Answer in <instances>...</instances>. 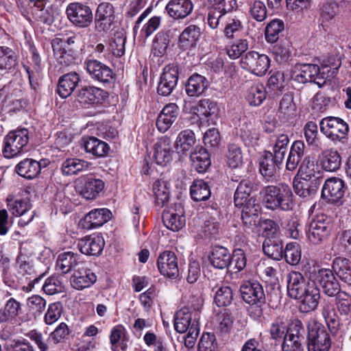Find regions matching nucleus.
<instances>
[{
	"instance_id": "27",
	"label": "nucleus",
	"mask_w": 351,
	"mask_h": 351,
	"mask_svg": "<svg viewBox=\"0 0 351 351\" xmlns=\"http://www.w3.org/2000/svg\"><path fill=\"white\" fill-rule=\"evenodd\" d=\"M110 215L111 213L107 208L93 210L84 217L82 226L87 230L97 228L109 221Z\"/></svg>"
},
{
	"instance_id": "51",
	"label": "nucleus",
	"mask_w": 351,
	"mask_h": 351,
	"mask_svg": "<svg viewBox=\"0 0 351 351\" xmlns=\"http://www.w3.org/2000/svg\"><path fill=\"white\" fill-rule=\"evenodd\" d=\"M152 191L156 204L160 207L164 206L169 199V184L165 180H158L154 182Z\"/></svg>"
},
{
	"instance_id": "48",
	"label": "nucleus",
	"mask_w": 351,
	"mask_h": 351,
	"mask_svg": "<svg viewBox=\"0 0 351 351\" xmlns=\"http://www.w3.org/2000/svg\"><path fill=\"white\" fill-rule=\"evenodd\" d=\"M190 194L194 201H206L211 195L210 186L203 180H195L190 187Z\"/></svg>"
},
{
	"instance_id": "53",
	"label": "nucleus",
	"mask_w": 351,
	"mask_h": 351,
	"mask_svg": "<svg viewBox=\"0 0 351 351\" xmlns=\"http://www.w3.org/2000/svg\"><path fill=\"white\" fill-rule=\"evenodd\" d=\"M48 0H29L32 8V12L43 23L51 24L53 22L52 16L49 14L45 5Z\"/></svg>"
},
{
	"instance_id": "49",
	"label": "nucleus",
	"mask_w": 351,
	"mask_h": 351,
	"mask_svg": "<svg viewBox=\"0 0 351 351\" xmlns=\"http://www.w3.org/2000/svg\"><path fill=\"white\" fill-rule=\"evenodd\" d=\"M51 46L58 62L63 66H69L75 61V58L63 47V40L56 38L51 41Z\"/></svg>"
},
{
	"instance_id": "21",
	"label": "nucleus",
	"mask_w": 351,
	"mask_h": 351,
	"mask_svg": "<svg viewBox=\"0 0 351 351\" xmlns=\"http://www.w3.org/2000/svg\"><path fill=\"white\" fill-rule=\"evenodd\" d=\"M282 162L283 160L277 158L271 152L266 151L260 158L259 171L267 180H269L275 177Z\"/></svg>"
},
{
	"instance_id": "1",
	"label": "nucleus",
	"mask_w": 351,
	"mask_h": 351,
	"mask_svg": "<svg viewBox=\"0 0 351 351\" xmlns=\"http://www.w3.org/2000/svg\"><path fill=\"white\" fill-rule=\"evenodd\" d=\"M263 202L270 210H291L294 207L293 195L290 186L286 184L267 186L264 188Z\"/></svg>"
},
{
	"instance_id": "18",
	"label": "nucleus",
	"mask_w": 351,
	"mask_h": 351,
	"mask_svg": "<svg viewBox=\"0 0 351 351\" xmlns=\"http://www.w3.org/2000/svg\"><path fill=\"white\" fill-rule=\"evenodd\" d=\"M319 299L320 290L315 282L311 281L302 295L296 300L300 301V311L303 313H308L317 308Z\"/></svg>"
},
{
	"instance_id": "19",
	"label": "nucleus",
	"mask_w": 351,
	"mask_h": 351,
	"mask_svg": "<svg viewBox=\"0 0 351 351\" xmlns=\"http://www.w3.org/2000/svg\"><path fill=\"white\" fill-rule=\"evenodd\" d=\"M108 97V93L93 86H85L81 88L77 95V100L82 104H102Z\"/></svg>"
},
{
	"instance_id": "40",
	"label": "nucleus",
	"mask_w": 351,
	"mask_h": 351,
	"mask_svg": "<svg viewBox=\"0 0 351 351\" xmlns=\"http://www.w3.org/2000/svg\"><path fill=\"white\" fill-rule=\"evenodd\" d=\"M264 254L276 261H280L283 258L284 249L282 241L278 238H265L263 243Z\"/></svg>"
},
{
	"instance_id": "31",
	"label": "nucleus",
	"mask_w": 351,
	"mask_h": 351,
	"mask_svg": "<svg viewBox=\"0 0 351 351\" xmlns=\"http://www.w3.org/2000/svg\"><path fill=\"white\" fill-rule=\"evenodd\" d=\"M80 82V75L76 72H70L62 75L58 80V94L62 98H67L75 90Z\"/></svg>"
},
{
	"instance_id": "56",
	"label": "nucleus",
	"mask_w": 351,
	"mask_h": 351,
	"mask_svg": "<svg viewBox=\"0 0 351 351\" xmlns=\"http://www.w3.org/2000/svg\"><path fill=\"white\" fill-rule=\"evenodd\" d=\"M322 315L326 322L331 331H336L339 329L340 323L338 316L336 315L335 310L332 302L324 301L322 306Z\"/></svg>"
},
{
	"instance_id": "30",
	"label": "nucleus",
	"mask_w": 351,
	"mask_h": 351,
	"mask_svg": "<svg viewBox=\"0 0 351 351\" xmlns=\"http://www.w3.org/2000/svg\"><path fill=\"white\" fill-rule=\"evenodd\" d=\"M97 281V276L91 269L79 267L71 277V286L77 290H82L92 286Z\"/></svg>"
},
{
	"instance_id": "64",
	"label": "nucleus",
	"mask_w": 351,
	"mask_h": 351,
	"mask_svg": "<svg viewBox=\"0 0 351 351\" xmlns=\"http://www.w3.org/2000/svg\"><path fill=\"white\" fill-rule=\"evenodd\" d=\"M162 221L165 226L172 231H178L185 226V217L182 215L166 213L163 215Z\"/></svg>"
},
{
	"instance_id": "35",
	"label": "nucleus",
	"mask_w": 351,
	"mask_h": 351,
	"mask_svg": "<svg viewBox=\"0 0 351 351\" xmlns=\"http://www.w3.org/2000/svg\"><path fill=\"white\" fill-rule=\"evenodd\" d=\"M190 159L199 173L205 172L211 164L209 153L201 145L195 147L190 155Z\"/></svg>"
},
{
	"instance_id": "25",
	"label": "nucleus",
	"mask_w": 351,
	"mask_h": 351,
	"mask_svg": "<svg viewBox=\"0 0 351 351\" xmlns=\"http://www.w3.org/2000/svg\"><path fill=\"white\" fill-rule=\"evenodd\" d=\"M198 319L197 312H191L187 307L182 308L174 316V328L178 332H185L194 322L199 324Z\"/></svg>"
},
{
	"instance_id": "54",
	"label": "nucleus",
	"mask_w": 351,
	"mask_h": 351,
	"mask_svg": "<svg viewBox=\"0 0 351 351\" xmlns=\"http://www.w3.org/2000/svg\"><path fill=\"white\" fill-rule=\"evenodd\" d=\"M21 304L14 298L9 299L0 310V324L15 319L21 312Z\"/></svg>"
},
{
	"instance_id": "7",
	"label": "nucleus",
	"mask_w": 351,
	"mask_h": 351,
	"mask_svg": "<svg viewBox=\"0 0 351 351\" xmlns=\"http://www.w3.org/2000/svg\"><path fill=\"white\" fill-rule=\"evenodd\" d=\"M240 63L243 69L257 76H263L270 66V59L265 54L250 51L241 57Z\"/></svg>"
},
{
	"instance_id": "38",
	"label": "nucleus",
	"mask_w": 351,
	"mask_h": 351,
	"mask_svg": "<svg viewBox=\"0 0 351 351\" xmlns=\"http://www.w3.org/2000/svg\"><path fill=\"white\" fill-rule=\"evenodd\" d=\"M84 146L87 153L98 158L106 156L110 149L109 145L106 142L94 136L84 137Z\"/></svg>"
},
{
	"instance_id": "4",
	"label": "nucleus",
	"mask_w": 351,
	"mask_h": 351,
	"mask_svg": "<svg viewBox=\"0 0 351 351\" xmlns=\"http://www.w3.org/2000/svg\"><path fill=\"white\" fill-rule=\"evenodd\" d=\"M308 328V350L329 351L331 347L330 335L325 327L316 322H310Z\"/></svg>"
},
{
	"instance_id": "62",
	"label": "nucleus",
	"mask_w": 351,
	"mask_h": 351,
	"mask_svg": "<svg viewBox=\"0 0 351 351\" xmlns=\"http://www.w3.org/2000/svg\"><path fill=\"white\" fill-rule=\"evenodd\" d=\"M26 336L36 345L40 351H49L53 349L49 341V336L45 337L41 332L32 330L26 334Z\"/></svg>"
},
{
	"instance_id": "5",
	"label": "nucleus",
	"mask_w": 351,
	"mask_h": 351,
	"mask_svg": "<svg viewBox=\"0 0 351 351\" xmlns=\"http://www.w3.org/2000/svg\"><path fill=\"white\" fill-rule=\"evenodd\" d=\"M66 14L68 20L75 27H88L93 23V14L90 6L82 2H73L67 5Z\"/></svg>"
},
{
	"instance_id": "45",
	"label": "nucleus",
	"mask_w": 351,
	"mask_h": 351,
	"mask_svg": "<svg viewBox=\"0 0 351 351\" xmlns=\"http://www.w3.org/2000/svg\"><path fill=\"white\" fill-rule=\"evenodd\" d=\"M171 39L170 31H160L153 40L152 53L154 56L162 57L166 54Z\"/></svg>"
},
{
	"instance_id": "6",
	"label": "nucleus",
	"mask_w": 351,
	"mask_h": 351,
	"mask_svg": "<svg viewBox=\"0 0 351 351\" xmlns=\"http://www.w3.org/2000/svg\"><path fill=\"white\" fill-rule=\"evenodd\" d=\"M29 141V132L26 128L10 132L4 138L3 154L5 158H13L21 154Z\"/></svg>"
},
{
	"instance_id": "63",
	"label": "nucleus",
	"mask_w": 351,
	"mask_h": 351,
	"mask_svg": "<svg viewBox=\"0 0 351 351\" xmlns=\"http://www.w3.org/2000/svg\"><path fill=\"white\" fill-rule=\"evenodd\" d=\"M227 164L233 169L239 167L243 164V154L241 147L236 144H230L226 154Z\"/></svg>"
},
{
	"instance_id": "36",
	"label": "nucleus",
	"mask_w": 351,
	"mask_h": 351,
	"mask_svg": "<svg viewBox=\"0 0 351 351\" xmlns=\"http://www.w3.org/2000/svg\"><path fill=\"white\" fill-rule=\"evenodd\" d=\"M201 35V29L196 25L185 27L179 36L178 44L182 49H189L195 46Z\"/></svg>"
},
{
	"instance_id": "46",
	"label": "nucleus",
	"mask_w": 351,
	"mask_h": 351,
	"mask_svg": "<svg viewBox=\"0 0 351 351\" xmlns=\"http://www.w3.org/2000/svg\"><path fill=\"white\" fill-rule=\"evenodd\" d=\"M89 165L90 163L84 160L76 158H67L62 164V173L64 176L76 175L87 171Z\"/></svg>"
},
{
	"instance_id": "61",
	"label": "nucleus",
	"mask_w": 351,
	"mask_h": 351,
	"mask_svg": "<svg viewBox=\"0 0 351 351\" xmlns=\"http://www.w3.org/2000/svg\"><path fill=\"white\" fill-rule=\"evenodd\" d=\"M23 69L28 76L30 88L34 93H38L41 89V80L43 75L40 66L30 67L27 65H23Z\"/></svg>"
},
{
	"instance_id": "57",
	"label": "nucleus",
	"mask_w": 351,
	"mask_h": 351,
	"mask_svg": "<svg viewBox=\"0 0 351 351\" xmlns=\"http://www.w3.org/2000/svg\"><path fill=\"white\" fill-rule=\"evenodd\" d=\"M266 98V90L262 84L250 86L247 92L246 99L250 106H258Z\"/></svg>"
},
{
	"instance_id": "22",
	"label": "nucleus",
	"mask_w": 351,
	"mask_h": 351,
	"mask_svg": "<svg viewBox=\"0 0 351 351\" xmlns=\"http://www.w3.org/2000/svg\"><path fill=\"white\" fill-rule=\"evenodd\" d=\"M104 240L99 234H92L79 240L77 247L86 255L99 256L104 247Z\"/></svg>"
},
{
	"instance_id": "10",
	"label": "nucleus",
	"mask_w": 351,
	"mask_h": 351,
	"mask_svg": "<svg viewBox=\"0 0 351 351\" xmlns=\"http://www.w3.org/2000/svg\"><path fill=\"white\" fill-rule=\"evenodd\" d=\"M346 191L345 182L339 178L332 177L324 182L321 197L328 203L337 204L342 202Z\"/></svg>"
},
{
	"instance_id": "17",
	"label": "nucleus",
	"mask_w": 351,
	"mask_h": 351,
	"mask_svg": "<svg viewBox=\"0 0 351 351\" xmlns=\"http://www.w3.org/2000/svg\"><path fill=\"white\" fill-rule=\"evenodd\" d=\"M178 81V69L176 66H167L164 68L160 80L157 87L160 95H169Z\"/></svg>"
},
{
	"instance_id": "44",
	"label": "nucleus",
	"mask_w": 351,
	"mask_h": 351,
	"mask_svg": "<svg viewBox=\"0 0 351 351\" xmlns=\"http://www.w3.org/2000/svg\"><path fill=\"white\" fill-rule=\"evenodd\" d=\"M341 165V157L337 150L330 149L322 152L321 165L324 170L334 172L340 168Z\"/></svg>"
},
{
	"instance_id": "9",
	"label": "nucleus",
	"mask_w": 351,
	"mask_h": 351,
	"mask_svg": "<svg viewBox=\"0 0 351 351\" xmlns=\"http://www.w3.org/2000/svg\"><path fill=\"white\" fill-rule=\"evenodd\" d=\"M241 293L243 301L255 306L256 315L260 317L262 315L261 305L265 303V293L262 285L255 282H246L241 286Z\"/></svg>"
},
{
	"instance_id": "39",
	"label": "nucleus",
	"mask_w": 351,
	"mask_h": 351,
	"mask_svg": "<svg viewBox=\"0 0 351 351\" xmlns=\"http://www.w3.org/2000/svg\"><path fill=\"white\" fill-rule=\"evenodd\" d=\"M80 255L71 251L60 254L56 261V267L62 274H66L78 264Z\"/></svg>"
},
{
	"instance_id": "60",
	"label": "nucleus",
	"mask_w": 351,
	"mask_h": 351,
	"mask_svg": "<svg viewBox=\"0 0 351 351\" xmlns=\"http://www.w3.org/2000/svg\"><path fill=\"white\" fill-rule=\"evenodd\" d=\"M305 139L309 145L316 148L322 146L321 138L318 134L317 125L314 121H308L304 127Z\"/></svg>"
},
{
	"instance_id": "58",
	"label": "nucleus",
	"mask_w": 351,
	"mask_h": 351,
	"mask_svg": "<svg viewBox=\"0 0 351 351\" xmlns=\"http://www.w3.org/2000/svg\"><path fill=\"white\" fill-rule=\"evenodd\" d=\"M214 301L219 307L228 306L232 304L234 293L230 286L221 285L216 287Z\"/></svg>"
},
{
	"instance_id": "55",
	"label": "nucleus",
	"mask_w": 351,
	"mask_h": 351,
	"mask_svg": "<svg viewBox=\"0 0 351 351\" xmlns=\"http://www.w3.org/2000/svg\"><path fill=\"white\" fill-rule=\"evenodd\" d=\"M286 85L284 73L281 71L274 72L268 79L267 84L269 93L273 96L280 95Z\"/></svg>"
},
{
	"instance_id": "20",
	"label": "nucleus",
	"mask_w": 351,
	"mask_h": 351,
	"mask_svg": "<svg viewBox=\"0 0 351 351\" xmlns=\"http://www.w3.org/2000/svg\"><path fill=\"white\" fill-rule=\"evenodd\" d=\"M297 176L300 177V179L304 180H309L311 182H315L317 184H321L323 180V172L319 170V167L311 160L310 157H306L302 162L298 171Z\"/></svg>"
},
{
	"instance_id": "52",
	"label": "nucleus",
	"mask_w": 351,
	"mask_h": 351,
	"mask_svg": "<svg viewBox=\"0 0 351 351\" xmlns=\"http://www.w3.org/2000/svg\"><path fill=\"white\" fill-rule=\"evenodd\" d=\"M197 113L208 119V121H214L218 117L219 108L216 102L208 99H201L197 107Z\"/></svg>"
},
{
	"instance_id": "34",
	"label": "nucleus",
	"mask_w": 351,
	"mask_h": 351,
	"mask_svg": "<svg viewBox=\"0 0 351 351\" xmlns=\"http://www.w3.org/2000/svg\"><path fill=\"white\" fill-rule=\"evenodd\" d=\"M232 255L229 250L223 246H215L209 256L210 264L217 269H223L231 264Z\"/></svg>"
},
{
	"instance_id": "11",
	"label": "nucleus",
	"mask_w": 351,
	"mask_h": 351,
	"mask_svg": "<svg viewBox=\"0 0 351 351\" xmlns=\"http://www.w3.org/2000/svg\"><path fill=\"white\" fill-rule=\"evenodd\" d=\"M152 12L151 8H147L137 19L133 27V34L135 36L139 29L140 36L143 38H147L152 36L161 25L162 17L153 16L147 19L141 27V24L147 19Z\"/></svg>"
},
{
	"instance_id": "8",
	"label": "nucleus",
	"mask_w": 351,
	"mask_h": 351,
	"mask_svg": "<svg viewBox=\"0 0 351 351\" xmlns=\"http://www.w3.org/2000/svg\"><path fill=\"white\" fill-rule=\"evenodd\" d=\"M287 337L281 344L282 351H301L305 329L300 319L293 320L287 327Z\"/></svg>"
},
{
	"instance_id": "29",
	"label": "nucleus",
	"mask_w": 351,
	"mask_h": 351,
	"mask_svg": "<svg viewBox=\"0 0 351 351\" xmlns=\"http://www.w3.org/2000/svg\"><path fill=\"white\" fill-rule=\"evenodd\" d=\"M168 14L174 19H183L191 14L193 4L191 0H171L165 7Z\"/></svg>"
},
{
	"instance_id": "59",
	"label": "nucleus",
	"mask_w": 351,
	"mask_h": 351,
	"mask_svg": "<svg viewBox=\"0 0 351 351\" xmlns=\"http://www.w3.org/2000/svg\"><path fill=\"white\" fill-rule=\"evenodd\" d=\"M287 325L281 317H277L271 324L269 328V334L271 339L276 343H282L285 337H287Z\"/></svg>"
},
{
	"instance_id": "2",
	"label": "nucleus",
	"mask_w": 351,
	"mask_h": 351,
	"mask_svg": "<svg viewBox=\"0 0 351 351\" xmlns=\"http://www.w3.org/2000/svg\"><path fill=\"white\" fill-rule=\"evenodd\" d=\"M321 132L334 143H344L350 132L348 123L337 117H326L319 121Z\"/></svg>"
},
{
	"instance_id": "50",
	"label": "nucleus",
	"mask_w": 351,
	"mask_h": 351,
	"mask_svg": "<svg viewBox=\"0 0 351 351\" xmlns=\"http://www.w3.org/2000/svg\"><path fill=\"white\" fill-rule=\"evenodd\" d=\"M18 64V56L11 48L0 45V70L10 71Z\"/></svg>"
},
{
	"instance_id": "33",
	"label": "nucleus",
	"mask_w": 351,
	"mask_h": 351,
	"mask_svg": "<svg viewBox=\"0 0 351 351\" xmlns=\"http://www.w3.org/2000/svg\"><path fill=\"white\" fill-rule=\"evenodd\" d=\"M104 182L93 176L87 177L80 191V195L86 199H95L104 190Z\"/></svg>"
},
{
	"instance_id": "3",
	"label": "nucleus",
	"mask_w": 351,
	"mask_h": 351,
	"mask_svg": "<svg viewBox=\"0 0 351 351\" xmlns=\"http://www.w3.org/2000/svg\"><path fill=\"white\" fill-rule=\"evenodd\" d=\"M333 230L331 217L324 214L317 215L310 223L306 237L313 245H321L328 241Z\"/></svg>"
},
{
	"instance_id": "23",
	"label": "nucleus",
	"mask_w": 351,
	"mask_h": 351,
	"mask_svg": "<svg viewBox=\"0 0 351 351\" xmlns=\"http://www.w3.org/2000/svg\"><path fill=\"white\" fill-rule=\"evenodd\" d=\"M287 293L293 299L300 298L308 288L309 282L306 281L303 275L298 271H291L287 277Z\"/></svg>"
},
{
	"instance_id": "16",
	"label": "nucleus",
	"mask_w": 351,
	"mask_h": 351,
	"mask_svg": "<svg viewBox=\"0 0 351 351\" xmlns=\"http://www.w3.org/2000/svg\"><path fill=\"white\" fill-rule=\"evenodd\" d=\"M261 207L258 204H254L250 200L247 206L241 210V221L243 230L247 233H253L259 224V211Z\"/></svg>"
},
{
	"instance_id": "12",
	"label": "nucleus",
	"mask_w": 351,
	"mask_h": 351,
	"mask_svg": "<svg viewBox=\"0 0 351 351\" xmlns=\"http://www.w3.org/2000/svg\"><path fill=\"white\" fill-rule=\"evenodd\" d=\"M86 69L90 77L102 84H111L115 79L113 71L106 64L97 60H87Z\"/></svg>"
},
{
	"instance_id": "41",
	"label": "nucleus",
	"mask_w": 351,
	"mask_h": 351,
	"mask_svg": "<svg viewBox=\"0 0 351 351\" xmlns=\"http://www.w3.org/2000/svg\"><path fill=\"white\" fill-rule=\"evenodd\" d=\"M339 12V5L333 1L323 3L319 8L320 25L326 31L328 24L331 23Z\"/></svg>"
},
{
	"instance_id": "14",
	"label": "nucleus",
	"mask_w": 351,
	"mask_h": 351,
	"mask_svg": "<svg viewBox=\"0 0 351 351\" xmlns=\"http://www.w3.org/2000/svg\"><path fill=\"white\" fill-rule=\"evenodd\" d=\"M157 265L160 273L164 276L176 279L179 276L178 258L173 252L166 250L160 253Z\"/></svg>"
},
{
	"instance_id": "42",
	"label": "nucleus",
	"mask_w": 351,
	"mask_h": 351,
	"mask_svg": "<svg viewBox=\"0 0 351 351\" xmlns=\"http://www.w3.org/2000/svg\"><path fill=\"white\" fill-rule=\"evenodd\" d=\"M305 145L302 141H295L293 143L286 162V169L293 171L298 166L304 156Z\"/></svg>"
},
{
	"instance_id": "28",
	"label": "nucleus",
	"mask_w": 351,
	"mask_h": 351,
	"mask_svg": "<svg viewBox=\"0 0 351 351\" xmlns=\"http://www.w3.org/2000/svg\"><path fill=\"white\" fill-rule=\"evenodd\" d=\"M45 160L37 161L32 158H25L21 161L15 167L16 172L27 179L35 178L40 172L43 167H46Z\"/></svg>"
},
{
	"instance_id": "13",
	"label": "nucleus",
	"mask_w": 351,
	"mask_h": 351,
	"mask_svg": "<svg viewBox=\"0 0 351 351\" xmlns=\"http://www.w3.org/2000/svg\"><path fill=\"white\" fill-rule=\"evenodd\" d=\"M114 6L108 2H102L97 6L95 16V29L97 32H108L114 21Z\"/></svg>"
},
{
	"instance_id": "37",
	"label": "nucleus",
	"mask_w": 351,
	"mask_h": 351,
	"mask_svg": "<svg viewBox=\"0 0 351 351\" xmlns=\"http://www.w3.org/2000/svg\"><path fill=\"white\" fill-rule=\"evenodd\" d=\"M195 136L193 130L186 129L181 131L175 141V149L178 154H186L195 145Z\"/></svg>"
},
{
	"instance_id": "15",
	"label": "nucleus",
	"mask_w": 351,
	"mask_h": 351,
	"mask_svg": "<svg viewBox=\"0 0 351 351\" xmlns=\"http://www.w3.org/2000/svg\"><path fill=\"white\" fill-rule=\"evenodd\" d=\"M316 280L322 289L324 293L329 297L336 296L340 291V285L330 269H319L316 274Z\"/></svg>"
},
{
	"instance_id": "47",
	"label": "nucleus",
	"mask_w": 351,
	"mask_h": 351,
	"mask_svg": "<svg viewBox=\"0 0 351 351\" xmlns=\"http://www.w3.org/2000/svg\"><path fill=\"white\" fill-rule=\"evenodd\" d=\"M319 186V184L315 182H311L309 180H299L296 177L293 180V188L295 193L302 197H309L315 195Z\"/></svg>"
},
{
	"instance_id": "32",
	"label": "nucleus",
	"mask_w": 351,
	"mask_h": 351,
	"mask_svg": "<svg viewBox=\"0 0 351 351\" xmlns=\"http://www.w3.org/2000/svg\"><path fill=\"white\" fill-rule=\"evenodd\" d=\"M209 85V82L206 77L194 73L188 79L185 90L189 97H197L204 93Z\"/></svg>"
},
{
	"instance_id": "43",
	"label": "nucleus",
	"mask_w": 351,
	"mask_h": 351,
	"mask_svg": "<svg viewBox=\"0 0 351 351\" xmlns=\"http://www.w3.org/2000/svg\"><path fill=\"white\" fill-rule=\"evenodd\" d=\"M332 271L342 281L351 285V261L343 257H337L332 261Z\"/></svg>"
},
{
	"instance_id": "26",
	"label": "nucleus",
	"mask_w": 351,
	"mask_h": 351,
	"mask_svg": "<svg viewBox=\"0 0 351 351\" xmlns=\"http://www.w3.org/2000/svg\"><path fill=\"white\" fill-rule=\"evenodd\" d=\"M319 73V67L313 64H296L291 70V78L301 84L315 80V76Z\"/></svg>"
},
{
	"instance_id": "24",
	"label": "nucleus",
	"mask_w": 351,
	"mask_h": 351,
	"mask_svg": "<svg viewBox=\"0 0 351 351\" xmlns=\"http://www.w3.org/2000/svg\"><path fill=\"white\" fill-rule=\"evenodd\" d=\"M173 153L171 140L165 136L155 144L153 158L156 164L164 166L171 161Z\"/></svg>"
}]
</instances>
